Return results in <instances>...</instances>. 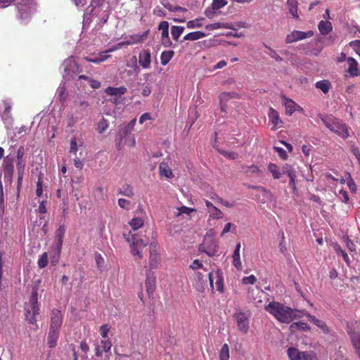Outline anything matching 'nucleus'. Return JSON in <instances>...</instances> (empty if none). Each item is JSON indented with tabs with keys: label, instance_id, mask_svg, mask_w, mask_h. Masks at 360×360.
Wrapping results in <instances>:
<instances>
[{
	"label": "nucleus",
	"instance_id": "nucleus-32",
	"mask_svg": "<svg viewBox=\"0 0 360 360\" xmlns=\"http://www.w3.org/2000/svg\"><path fill=\"white\" fill-rule=\"evenodd\" d=\"M208 213L209 219H221L224 216L223 212L215 206L212 207L210 210H208Z\"/></svg>",
	"mask_w": 360,
	"mask_h": 360
},
{
	"label": "nucleus",
	"instance_id": "nucleus-56",
	"mask_svg": "<svg viewBox=\"0 0 360 360\" xmlns=\"http://www.w3.org/2000/svg\"><path fill=\"white\" fill-rule=\"evenodd\" d=\"M84 59L88 62L93 63L95 64H98L101 62H103V59L98 58V56L94 58L86 56L84 58Z\"/></svg>",
	"mask_w": 360,
	"mask_h": 360
},
{
	"label": "nucleus",
	"instance_id": "nucleus-38",
	"mask_svg": "<svg viewBox=\"0 0 360 360\" xmlns=\"http://www.w3.org/2000/svg\"><path fill=\"white\" fill-rule=\"evenodd\" d=\"M48 264V253L44 252L38 260V266L40 269L45 268Z\"/></svg>",
	"mask_w": 360,
	"mask_h": 360
},
{
	"label": "nucleus",
	"instance_id": "nucleus-46",
	"mask_svg": "<svg viewBox=\"0 0 360 360\" xmlns=\"http://www.w3.org/2000/svg\"><path fill=\"white\" fill-rule=\"evenodd\" d=\"M14 168L13 164H6L4 168V172L5 176L12 177L13 174Z\"/></svg>",
	"mask_w": 360,
	"mask_h": 360
},
{
	"label": "nucleus",
	"instance_id": "nucleus-36",
	"mask_svg": "<svg viewBox=\"0 0 360 360\" xmlns=\"http://www.w3.org/2000/svg\"><path fill=\"white\" fill-rule=\"evenodd\" d=\"M129 224L134 230H137L143 226V220L139 217H134L131 220Z\"/></svg>",
	"mask_w": 360,
	"mask_h": 360
},
{
	"label": "nucleus",
	"instance_id": "nucleus-63",
	"mask_svg": "<svg viewBox=\"0 0 360 360\" xmlns=\"http://www.w3.org/2000/svg\"><path fill=\"white\" fill-rule=\"evenodd\" d=\"M298 323V328L299 330L301 331H307L310 330V327L308 326L307 323L298 321L297 322Z\"/></svg>",
	"mask_w": 360,
	"mask_h": 360
},
{
	"label": "nucleus",
	"instance_id": "nucleus-10",
	"mask_svg": "<svg viewBox=\"0 0 360 360\" xmlns=\"http://www.w3.org/2000/svg\"><path fill=\"white\" fill-rule=\"evenodd\" d=\"M156 277L151 270L146 271V279L145 282L146 291L149 295H153L155 290Z\"/></svg>",
	"mask_w": 360,
	"mask_h": 360
},
{
	"label": "nucleus",
	"instance_id": "nucleus-13",
	"mask_svg": "<svg viewBox=\"0 0 360 360\" xmlns=\"http://www.w3.org/2000/svg\"><path fill=\"white\" fill-rule=\"evenodd\" d=\"M268 116L269 121L273 124L271 130L276 131L281 127L280 124H282V120L280 118L278 112L273 108H270Z\"/></svg>",
	"mask_w": 360,
	"mask_h": 360
},
{
	"label": "nucleus",
	"instance_id": "nucleus-9",
	"mask_svg": "<svg viewBox=\"0 0 360 360\" xmlns=\"http://www.w3.org/2000/svg\"><path fill=\"white\" fill-rule=\"evenodd\" d=\"M63 316L61 311L53 309L51 316L50 329L60 330L63 323Z\"/></svg>",
	"mask_w": 360,
	"mask_h": 360
},
{
	"label": "nucleus",
	"instance_id": "nucleus-21",
	"mask_svg": "<svg viewBox=\"0 0 360 360\" xmlns=\"http://www.w3.org/2000/svg\"><path fill=\"white\" fill-rule=\"evenodd\" d=\"M205 29L207 30H213L217 29H233V25L229 22H214L207 25Z\"/></svg>",
	"mask_w": 360,
	"mask_h": 360
},
{
	"label": "nucleus",
	"instance_id": "nucleus-52",
	"mask_svg": "<svg viewBox=\"0 0 360 360\" xmlns=\"http://www.w3.org/2000/svg\"><path fill=\"white\" fill-rule=\"evenodd\" d=\"M137 345H141L143 347H146L147 344L148 343V340L146 337H144L143 335H139L137 339Z\"/></svg>",
	"mask_w": 360,
	"mask_h": 360
},
{
	"label": "nucleus",
	"instance_id": "nucleus-60",
	"mask_svg": "<svg viewBox=\"0 0 360 360\" xmlns=\"http://www.w3.org/2000/svg\"><path fill=\"white\" fill-rule=\"evenodd\" d=\"M347 184L352 193H356V186L355 182L351 177L347 180Z\"/></svg>",
	"mask_w": 360,
	"mask_h": 360
},
{
	"label": "nucleus",
	"instance_id": "nucleus-31",
	"mask_svg": "<svg viewBox=\"0 0 360 360\" xmlns=\"http://www.w3.org/2000/svg\"><path fill=\"white\" fill-rule=\"evenodd\" d=\"M317 89H321L324 94H327L331 86V84L328 80L324 79L317 82L315 84Z\"/></svg>",
	"mask_w": 360,
	"mask_h": 360
},
{
	"label": "nucleus",
	"instance_id": "nucleus-35",
	"mask_svg": "<svg viewBox=\"0 0 360 360\" xmlns=\"http://www.w3.org/2000/svg\"><path fill=\"white\" fill-rule=\"evenodd\" d=\"M219 360H229L230 357L229 347L227 344H224L219 352Z\"/></svg>",
	"mask_w": 360,
	"mask_h": 360
},
{
	"label": "nucleus",
	"instance_id": "nucleus-3",
	"mask_svg": "<svg viewBox=\"0 0 360 360\" xmlns=\"http://www.w3.org/2000/svg\"><path fill=\"white\" fill-rule=\"evenodd\" d=\"M25 316L30 324H36V316L39 314V307L38 304V287L34 286L32 289L29 302L25 306Z\"/></svg>",
	"mask_w": 360,
	"mask_h": 360
},
{
	"label": "nucleus",
	"instance_id": "nucleus-34",
	"mask_svg": "<svg viewBox=\"0 0 360 360\" xmlns=\"http://www.w3.org/2000/svg\"><path fill=\"white\" fill-rule=\"evenodd\" d=\"M184 30L182 26L174 25L171 29V34L174 40L177 41Z\"/></svg>",
	"mask_w": 360,
	"mask_h": 360
},
{
	"label": "nucleus",
	"instance_id": "nucleus-39",
	"mask_svg": "<svg viewBox=\"0 0 360 360\" xmlns=\"http://www.w3.org/2000/svg\"><path fill=\"white\" fill-rule=\"evenodd\" d=\"M161 41H162V44L165 47H169V46H172V41L170 40V38L169 37V32H165V33H162V34H161Z\"/></svg>",
	"mask_w": 360,
	"mask_h": 360
},
{
	"label": "nucleus",
	"instance_id": "nucleus-5",
	"mask_svg": "<svg viewBox=\"0 0 360 360\" xmlns=\"http://www.w3.org/2000/svg\"><path fill=\"white\" fill-rule=\"evenodd\" d=\"M287 354L290 360H313V355L307 352H300L295 347H289Z\"/></svg>",
	"mask_w": 360,
	"mask_h": 360
},
{
	"label": "nucleus",
	"instance_id": "nucleus-62",
	"mask_svg": "<svg viewBox=\"0 0 360 360\" xmlns=\"http://www.w3.org/2000/svg\"><path fill=\"white\" fill-rule=\"evenodd\" d=\"M190 268L193 270H197L202 268V264L200 262V260L195 259L190 265Z\"/></svg>",
	"mask_w": 360,
	"mask_h": 360
},
{
	"label": "nucleus",
	"instance_id": "nucleus-54",
	"mask_svg": "<svg viewBox=\"0 0 360 360\" xmlns=\"http://www.w3.org/2000/svg\"><path fill=\"white\" fill-rule=\"evenodd\" d=\"M43 193V184L41 178L38 179L37 182L36 195L37 197H40Z\"/></svg>",
	"mask_w": 360,
	"mask_h": 360
},
{
	"label": "nucleus",
	"instance_id": "nucleus-58",
	"mask_svg": "<svg viewBox=\"0 0 360 360\" xmlns=\"http://www.w3.org/2000/svg\"><path fill=\"white\" fill-rule=\"evenodd\" d=\"M339 195H340V198L341 200L343 202L347 203L349 201V196H348L347 192L345 190H344V189L340 190Z\"/></svg>",
	"mask_w": 360,
	"mask_h": 360
},
{
	"label": "nucleus",
	"instance_id": "nucleus-1",
	"mask_svg": "<svg viewBox=\"0 0 360 360\" xmlns=\"http://www.w3.org/2000/svg\"><path fill=\"white\" fill-rule=\"evenodd\" d=\"M265 310L274 316L279 322L289 323L298 318L296 311L278 302H271Z\"/></svg>",
	"mask_w": 360,
	"mask_h": 360
},
{
	"label": "nucleus",
	"instance_id": "nucleus-29",
	"mask_svg": "<svg viewBox=\"0 0 360 360\" xmlns=\"http://www.w3.org/2000/svg\"><path fill=\"white\" fill-rule=\"evenodd\" d=\"M136 120L134 118L131 120L127 125L123 127L119 133V136H127L129 134H130L131 130L134 129V127L136 124Z\"/></svg>",
	"mask_w": 360,
	"mask_h": 360
},
{
	"label": "nucleus",
	"instance_id": "nucleus-14",
	"mask_svg": "<svg viewBox=\"0 0 360 360\" xmlns=\"http://www.w3.org/2000/svg\"><path fill=\"white\" fill-rule=\"evenodd\" d=\"M139 63L144 69H147L150 67L151 63V55L148 50L143 49L139 53Z\"/></svg>",
	"mask_w": 360,
	"mask_h": 360
},
{
	"label": "nucleus",
	"instance_id": "nucleus-33",
	"mask_svg": "<svg viewBox=\"0 0 360 360\" xmlns=\"http://www.w3.org/2000/svg\"><path fill=\"white\" fill-rule=\"evenodd\" d=\"M119 193L129 198H132L134 195L133 188L129 184L124 185L120 189Z\"/></svg>",
	"mask_w": 360,
	"mask_h": 360
},
{
	"label": "nucleus",
	"instance_id": "nucleus-22",
	"mask_svg": "<svg viewBox=\"0 0 360 360\" xmlns=\"http://www.w3.org/2000/svg\"><path fill=\"white\" fill-rule=\"evenodd\" d=\"M159 172L161 176L167 178H172L174 176L172 169L169 168L167 163L165 162L160 164Z\"/></svg>",
	"mask_w": 360,
	"mask_h": 360
},
{
	"label": "nucleus",
	"instance_id": "nucleus-26",
	"mask_svg": "<svg viewBox=\"0 0 360 360\" xmlns=\"http://www.w3.org/2000/svg\"><path fill=\"white\" fill-rule=\"evenodd\" d=\"M206 34L201 31L193 32L184 37L185 41H195L205 37Z\"/></svg>",
	"mask_w": 360,
	"mask_h": 360
},
{
	"label": "nucleus",
	"instance_id": "nucleus-2",
	"mask_svg": "<svg viewBox=\"0 0 360 360\" xmlns=\"http://www.w3.org/2000/svg\"><path fill=\"white\" fill-rule=\"evenodd\" d=\"M318 117L321 119L324 125L331 131L338 134L343 139H347L349 136L347 127L340 120L334 117L331 115L319 114Z\"/></svg>",
	"mask_w": 360,
	"mask_h": 360
},
{
	"label": "nucleus",
	"instance_id": "nucleus-27",
	"mask_svg": "<svg viewBox=\"0 0 360 360\" xmlns=\"http://www.w3.org/2000/svg\"><path fill=\"white\" fill-rule=\"evenodd\" d=\"M174 51L172 50L164 51L160 56V63L162 65H166L173 58Z\"/></svg>",
	"mask_w": 360,
	"mask_h": 360
},
{
	"label": "nucleus",
	"instance_id": "nucleus-57",
	"mask_svg": "<svg viewBox=\"0 0 360 360\" xmlns=\"http://www.w3.org/2000/svg\"><path fill=\"white\" fill-rule=\"evenodd\" d=\"M115 49H110L108 51H101L98 54V57L103 59V62L110 58V55H108L107 53L114 51Z\"/></svg>",
	"mask_w": 360,
	"mask_h": 360
},
{
	"label": "nucleus",
	"instance_id": "nucleus-7",
	"mask_svg": "<svg viewBox=\"0 0 360 360\" xmlns=\"http://www.w3.org/2000/svg\"><path fill=\"white\" fill-rule=\"evenodd\" d=\"M199 250L206 253L208 256L212 257L217 253L218 245L212 239H205L203 243L200 245Z\"/></svg>",
	"mask_w": 360,
	"mask_h": 360
},
{
	"label": "nucleus",
	"instance_id": "nucleus-37",
	"mask_svg": "<svg viewBox=\"0 0 360 360\" xmlns=\"http://www.w3.org/2000/svg\"><path fill=\"white\" fill-rule=\"evenodd\" d=\"M281 171L282 172V174H285L288 177L290 176V175L292 176L296 174V172H295V169L292 167V166H291L288 164H285V165H283V167H282V169Z\"/></svg>",
	"mask_w": 360,
	"mask_h": 360
},
{
	"label": "nucleus",
	"instance_id": "nucleus-25",
	"mask_svg": "<svg viewBox=\"0 0 360 360\" xmlns=\"http://www.w3.org/2000/svg\"><path fill=\"white\" fill-rule=\"evenodd\" d=\"M267 167L269 172L272 174L273 178L274 179H278L281 178L282 172L277 165L269 162Z\"/></svg>",
	"mask_w": 360,
	"mask_h": 360
},
{
	"label": "nucleus",
	"instance_id": "nucleus-59",
	"mask_svg": "<svg viewBox=\"0 0 360 360\" xmlns=\"http://www.w3.org/2000/svg\"><path fill=\"white\" fill-rule=\"evenodd\" d=\"M158 29L162 31V33L169 32V23L167 21H162L159 25Z\"/></svg>",
	"mask_w": 360,
	"mask_h": 360
},
{
	"label": "nucleus",
	"instance_id": "nucleus-20",
	"mask_svg": "<svg viewBox=\"0 0 360 360\" xmlns=\"http://www.w3.org/2000/svg\"><path fill=\"white\" fill-rule=\"evenodd\" d=\"M240 243H238L236 246L233 255V265L238 270L242 269V263L240 257Z\"/></svg>",
	"mask_w": 360,
	"mask_h": 360
},
{
	"label": "nucleus",
	"instance_id": "nucleus-47",
	"mask_svg": "<svg viewBox=\"0 0 360 360\" xmlns=\"http://www.w3.org/2000/svg\"><path fill=\"white\" fill-rule=\"evenodd\" d=\"M77 150H78V144H77V138H76V136H73L70 140V153L75 155Z\"/></svg>",
	"mask_w": 360,
	"mask_h": 360
},
{
	"label": "nucleus",
	"instance_id": "nucleus-11",
	"mask_svg": "<svg viewBox=\"0 0 360 360\" xmlns=\"http://www.w3.org/2000/svg\"><path fill=\"white\" fill-rule=\"evenodd\" d=\"M64 65L65 72L68 75H76L80 73L82 71L80 66L72 59V58L65 60L64 62Z\"/></svg>",
	"mask_w": 360,
	"mask_h": 360
},
{
	"label": "nucleus",
	"instance_id": "nucleus-24",
	"mask_svg": "<svg viewBox=\"0 0 360 360\" xmlns=\"http://www.w3.org/2000/svg\"><path fill=\"white\" fill-rule=\"evenodd\" d=\"M287 6L290 13L296 19L299 18L297 13L298 2L297 0H287Z\"/></svg>",
	"mask_w": 360,
	"mask_h": 360
},
{
	"label": "nucleus",
	"instance_id": "nucleus-18",
	"mask_svg": "<svg viewBox=\"0 0 360 360\" xmlns=\"http://www.w3.org/2000/svg\"><path fill=\"white\" fill-rule=\"evenodd\" d=\"M308 320L316 325L317 327L321 328L324 333H328L329 332L328 328L326 323L320 319H318L314 316L311 314L307 315Z\"/></svg>",
	"mask_w": 360,
	"mask_h": 360
},
{
	"label": "nucleus",
	"instance_id": "nucleus-41",
	"mask_svg": "<svg viewBox=\"0 0 360 360\" xmlns=\"http://www.w3.org/2000/svg\"><path fill=\"white\" fill-rule=\"evenodd\" d=\"M64 233H65V226H60L57 230V236L58 237V249H60L62 246Z\"/></svg>",
	"mask_w": 360,
	"mask_h": 360
},
{
	"label": "nucleus",
	"instance_id": "nucleus-30",
	"mask_svg": "<svg viewBox=\"0 0 360 360\" xmlns=\"http://www.w3.org/2000/svg\"><path fill=\"white\" fill-rule=\"evenodd\" d=\"M333 248H334V250L335 251L336 254L338 255H341L342 257V258L344 259L345 262L347 263V264L349 265L350 259L348 257V255L345 250H343L341 248L340 245L338 243H335L333 245Z\"/></svg>",
	"mask_w": 360,
	"mask_h": 360
},
{
	"label": "nucleus",
	"instance_id": "nucleus-17",
	"mask_svg": "<svg viewBox=\"0 0 360 360\" xmlns=\"http://www.w3.org/2000/svg\"><path fill=\"white\" fill-rule=\"evenodd\" d=\"M127 91V89L125 86H108L105 89V92L109 96H122L126 94Z\"/></svg>",
	"mask_w": 360,
	"mask_h": 360
},
{
	"label": "nucleus",
	"instance_id": "nucleus-42",
	"mask_svg": "<svg viewBox=\"0 0 360 360\" xmlns=\"http://www.w3.org/2000/svg\"><path fill=\"white\" fill-rule=\"evenodd\" d=\"M202 19L203 18L189 20L187 22L186 26H187L188 28H190V29H193V28H196V27H201L202 25L200 22V20H202Z\"/></svg>",
	"mask_w": 360,
	"mask_h": 360
},
{
	"label": "nucleus",
	"instance_id": "nucleus-48",
	"mask_svg": "<svg viewBox=\"0 0 360 360\" xmlns=\"http://www.w3.org/2000/svg\"><path fill=\"white\" fill-rule=\"evenodd\" d=\"M257 281V278L254 275H250L249 276H246L243 278L242 279V283L244 285L248 284H255Z\"/></svg>",
	"mask_w": 360,
	"mask_h": 360
},
{
	"label": "nucleus",
	"instance_id": "nucleus-16",
	"mask_svg": "<svg viewBox=\"0 0 360 360\" xmlns=\"http://www.w3.org/2000/svg\"><path fill=\"white\" fill-rule=\"evenodd\" d=\"M349 68L347 72L352 77H357L360 75V71L358 69V63L352 57H349L347 59Z\"/></svg>",
	"mask_w": 360,
	"mask_h": 360
},
{
	"label": "nucleus",
	"instance_id": "nucleus-4",
	"mask_svg": "<svg viewBox=\"0 0 360 360\" xmlns=\"http://www.w3.org/2000/svg\"><path fill=\"white\" fill-rule=\"evenodd\" d=\"M250 314L242 311H236L233 317L236 319L237 327L240 332L243 334L248 333L250 328Z\"/></svg>",
	"mask_w": 360,
	"mask_h": 360
},
{
	"label": "nucleus",
	"instance_id": "nucleus-6",
	"mask_svg": "<svg viewBox=\"0 0 360 360\" xmlns=\"http://www.w3.org/2000/svg\"><path fill=\"white\" fill-rule=\"evenodd\" d=\"M314 35L313 31L302 32L295 30L290 34H288L285 37V42L287 44H291L299 40H302L306 38H309Z\"/></svg>",
	"mask_w": 360,
	"mask_h": 360
},
{
	"label": "nucleus",
	"instance_id": "nucleus-53",
	"mask_svg": "<svg viewBox=\"0 0 360 360\" xmlns=\"http://www.w3.org/2000/svg\"><path fill=\"white\" fill-rule=\"evenodd\" d=\"M233 227V231H236V227L231 222H229L227 224H225L221 233V236H224L226 233H227L228 232H229L231 231V229Z\"/></svg>",
	"mask_w": 360,
	"mask_h": 360
},
{
	"label": "nucleus",
	"instance_id": "nucleus-50",
	"mask_svg": "<svg viewBox=\"0 0 360 360\" xmlns=\"http://www.w3.org/2000/svg\"><path fill=\"white\" fill-rule=\"evenodd\" d=\"M118 205L121 208L125 209V210H129L131 202L129 200L124 199V198H120L118 200Z\"/></svg>",
	"mask_w": 360,
	"mask_h": 360
},
{
	"label": "nucleus",
	"instance_id": "nucleus-19",
	"mask_svg": "<svg viewBox=\"0 0 360 360\" xmlns=\"http://www.w3.org/2000/svg\"><path fill=\"white\" fill-rule=\"evenodd\" d=\"M59 336V330L50 329L48 335V344L51 348L56 346Z\"/></svg>",
	"mask_w": 360,
	"mask_h": 360
},
{
	"label": "nucleus",
	"instance_id": "nucleus-49",
	"mask_svg": "<svg viewBox=\"0 0 360 360\" xmlns=\"http://www.w3.org/2000/svg\"><path fill=\"white\" fill-rule=\"evenodd\" d=\"M159 263L158 256H149V265L151 269H156Z\"/></svg>",
	"mask_w": 360,
	"mask_h": 360
},
{
	"label": "nucleus",
	"instance_id": "nucleus-45",
	"mask_svg": "<svg viewBox=\"0 0 360 360\" xmlns=\"http://www.w3.org/2000/svg\"><path fill=\"white\" fill-rule=\"evenodd\" d=\"M177 210H178L177 212L175 213L176 217H179V216L181 215L182 214H190L191 212H193L194 210L192 208L186 207V206H182L181 207H179L177 209Z\"/></svg>",
	"mask_w": 360,
	"mask_h": 360
},
{
	"label": "nucleus",
	"instance_id": "nucleus-28",
	"mask_svg": "<svg viewBox=\"0 0 360 360\" xmlns=\"http://www.w3.org/2000/svg\"><path fill=\"white\" fill-rule=\"evenodd\" d=\"M319 32L323 35L328 34L332 30L331 23L328 21L321 20L318 25Z\"/></svg>",
	"mask_w": 360,
	"mask_h": 360
},
{
	"label": "nucleus",
	"instance_id": "nucleus-64",
	"mask_svg": "<svg viewBox=\"0 0 360 360\" xmlns=\"http://www.w3.org/2000/svg\"><path fill=\"white\" fill-rule=\"evenodd\" d=\"M152 120V117L150 115L148 112H145L139 118V123L143 124L146 120Z\"/></svg>",
	"mask_w": 360,
	"mask_h": 360
},
{
	"label": "nucleus",
	"instance_id": "nucleus-43",
	"mask_svg": "<svg viewBox=\"0 0 360 360\" xmlns=\"http://www.w3.org/2000/svg\"><path fill=\"white\" fill-rule=\"evenodd\" d=\"M264 46L269 50V55L274 58L276 61H281L283 59L276 52L275 50L272 49L270 46L266 45V44H264Z\"/></svg>",
	"mask_w": 360,
	"mask_h": 360
},
{
	"label": "nucleus",
	"instance_id": "nucleus-15",
	"mask_svg": "<svg viewBox=\"0 0 360 360\" xmlns=\"http://www.w3.org/2000/svg\"><path fill=\"white\" fill-rule=\"evenodd\" d=\"M348 333L350 336L353 346L356 350L359 356H360V333L349 328Z\"/></svg>",
	"mask_w": 360,
	"mask_h": 360
},
{
	"label": "nucleus",
	"instance_id": "nucleus-40",
	"mask_svg": "<svg viewBox=\"0 0 360 360\" xmlns=\"http://www.w3.org/2000/svg\"><path fill=\"white\" fill-rule=\"evenodd\" d=\"M99 347H101L102 348L101 349L104 350L105 352H108L112 347V342L109 339H104L101 341Z\"/></svg>",
	"mask_w": 360,
	"mask_h": 360
},
{
	"label": "nucleus",
	"instance_id": "nucleus-12",
	"mask_svg": "<svg viewBox=\"0 0 360 360\" xmlns=\"http://www.w3.org/2000/svg\"><path fill=\"white\" fill-rule=\"evenodd\" d=\"M228 4L226 0H212V8L205 10V14L209 18H212L215 13V11L223 8Z\"/></svg>",
	"mask_w": 360,
	"mask_h": 360
},
{
	"label": "nucleus",
	"instance_id": "nucleus-8",
	"mask_svg": "<svg viewBox=\"0 0 360 360\" xmlns=\"http://www.w3.org/2000/svg\"><path fill=\"white\" fill-rule=\"evenodd\" d=\"M146 245L147 243L143 239L133 238V241L130 244L131 253L133 256H138L139 259H141L143 257L141 251Z\"/></svg>",
	"mask_w": 360,
	"mask_h": 360
},
{
	"label": "nucleus",
	"instance_id": "nucleus-23",
	"mask_svg": "<svg viewBox=\"0 0 360 360\" xmlns=\"http://www.w3.org/2000/svg\"><path fill=\"white\" fill-rule=\"evenodd\" d=\"M283 99L285 101L286 113L289 115H292L297 110V104L292 99L288 98L285 96H283Z\"/></svg>",
	"mask_w": 360,
	"mask_h": 360
},
{
	"label": "nucleus",
	"instance_id": "nucleus-44",
	"mask_svg": "<svg viewBox=\"0 0 360 360\" xmlns=\"http://www.w3.org/2000/svg\"><path fill=\"white\" fill-rule=\"evenodd\" d=\"M274 150L277 152L278 156L283 160L288 159V155L286 151L281 147L274 146Z\"/></svg>",
	"mask_w": 360,
	"mask_h": 360
},
{
	"label": "nucleus",
	"instance_id": "nucleus-55",
	"mask_svg": "<svg viewBox=\"0 0 360 360\" xmlns=\"http://www.w3.org/2000/svg\"><path fill=\"white\" fill-rule=\"evenodd\" d=\"M219 203H220V204L223 205L224 206L229 207V208H232V207H235V205H236L235 201L229 202L228 200H224L223 198H219Z\"/></svg>",
	"mask_w": 360,
	"mask_h": 360
},
{
	"label": "nucleus",
	"instance_id": "nucleus-51",
	"mask_svg": "<svg viewBox=\"0 0 360 360\" xmlns=\"http://www.w3.org/2000/svg\"><path fill=\"white\" fill-rule=\"evenodd\" d=\"M110 331V328L107 324L102 325L100 327V333L102 338L104 339H108V335Z\"/></svg>",
	"mask_w": 360,
	"mask_h": 360
},
{
	"label": "nucleus",
	"instance_id": "nucleus-61",
	"mask_svg": "<svg viewBox=\"0 0 360 360\" xmlns=\"http://www.w3.org/2000/svg\"><path fill=\"white\" fill-rule=\"evenodd\" d=\"M351 152L355 156L357 160H360V150L355 145L351 146Z\"/></svg>",
	"mask_w": 360,
	"mask_h": 360
}]
</instances>
